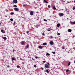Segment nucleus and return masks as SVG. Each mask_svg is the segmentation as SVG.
Returning <instances> with one entry per match:
<instances>
[{"label": "nucleus", "mask_w": 75, "mask_h": 75, "mask_svg": "<svg viewBox=\"0 0 75 75\" xmlns=\"http://www.w3.org/2000/svg\"><path fill=\"white\" fill-rule=\"evenodd\" d=\"M59 16L61 17L62 16H63L64 15V14L62 13H60L59 14Z\"/></svg>", "instance_id": "f257e3e1"}, {"label": "nucleus", "mask_w": 75, "mask_h": 75, "mask_svg": "<svg viewBox=\"0 0 75 75\" xmlns=\"http://www.w3.org/2000/svg\"><path fill=\"white\" fill-rule=\"evenodd\" d=\"M49 42L50 45H52L54 44V42L53 41H51L50 42Z\"/></svg>", "instance_id": "f03ea898"}, {"label": "nucleus", "mask_w": 75, "mask_h": 75, "mask_svg": "<svg viewBox=\"0 0 75 75\" xmlns=\"http://www.w3.org/2000/svg\"><path fill=\"white\" fill-rule=\"evenodd\" d=\"M45 67L46 68H49V66H48L47 64H45Z\"/></svg>", "instance_id": "7ed1b4c3"}, {"label": "nucleus", "mask_w": 75, "mask_h": 75, "mask_svg": "<svg viewBox=\"0 0 75 75\" xmlns=\"http://www.w3.org/2000/svg\"><path fill=\"white\" fill-rule=\"evenodd\" d=\"M30 14L31 15V16H33V15H34V13H33V12L31 11V12H30Z\"/></svg>", "instance_id": "20e7f679"}, {"label": "nucleus", "mask_w": 75, "mask_h": 75, "mask_svg": "<svg viewBox=\"0 0 75 75\" xmlns=\"http://www.w3.org/2000/svg\"><path fill=\"white\" fill-rule=\"evenodd\" d=\"M14 10L15 11H19L18 8H14Z\"/></svg>", "instance_id": "39448f33"}, {"label": "nucleus", "mask_w": 75, "mask_h": 75, "mask_svg": "<svg viewBox=\"0 0 75 75\" xmlns=\"http://www.w3.org/2000/svg\"><path fill=\"white\" fill-rule=\"evenodd\" d=\"M13 3H17V0H13Z\"/></svg>", "instance_id": "423d86ee"}, {"label": "nucleus", "mask_w": 75, "mask_h": 75, "mask_svg": "<svg viewBox=\"0 0 75 75\" xmlns=\"http://www.w3.org/2000/svg\"><path fill=\"white\" fill-rule=\"evenodd\" d=\"M57 27H58V28H59V27H60V24L59 23H58L57 24Z\"/></svg>", "instance_id": "0eeeda50"}, {"label": "nucleus", "mask_w": 75, "mask_h": 75, "mask_svg": "<svg viewBox=\"0 0 75 75\" xmlns=\"http://www.w3.org/2000/svg\"><path fill=\"white\" fill-rule=\"evenodd\" d=\"M38 48H39L40 49H42L43 47L42 46H39L38 47Z\"/></svg>", "instance_id": "6e6552de"}, {"label": "nucleus", "mask_w": 75, "mask_h": 75, "mask_svg": "<svg viewBox=\"0 0 75 75\" xmlns=\"http://www.w3.org/2000/svg\"><path fill=\"white\" fill-rule=\"evenodd\" d=\"M1 31L2 33H5V31H4L3 30H1Z\"/></svg>", "instance_id": "1a4fd4ad"}, {"label": "nucleus", "mask_w": 75, "mask_h": 75, "mask_svg": "<svg viewBox=\"0 0 75 75\" xmlns=\"http://www.w3.org/2000/svg\"><path fill=\"white\" fill-rule=\"evenodd\" d=\"M29 47V45L28 44H27V45L25 46V48H28Z\"/></svg>", "instance_id": "9d476101"}, {"label": "nucleus", "mask_w": 75, "mask_h": 75, "mask_svg": "<svg viewBox=\"0 0 75 75\" xmlns=\"http://www.w3.org/2000/svg\"><path fill=\"white\" fill-rule=\"evenodd\" d=\"M68 32H71V31H72V30H71V29H69L68 30Z\"/></svg>", "instance_id": "9b49d317"}, {"label": "nucleus", "mask_w": 75, "mask_h": 75, "mask_svg": "<svg viewBox=\"0 0 75 75\" xmlns=\"http://www.w3.org/2000/svg\"><path fill=\"white\" fill-rule=\"evenodd\" d=\"M44 1L45 3H48V2L46 1V0H44Z\"/></svg>", "instance_id": "f8f14e48"}, {"label": "nucleus", "mask_w": 75, "mask_h": 75, "mask_svg": "<svg viewBox=\"0 0 75 75\" xmlns=\"http://www.w3.org/2000/svg\"><path fill=\"white\" fill-rule=\"evenodd\" d=\"M47 45V43H44L43 44V45Z\"/></svg>", "instance_id": "ddd939ff"}, {"label": "nucleus", "mask_w": 75, "mask_h": 75, "mask_svg": "<svg viewBox=\"0 0 75 75\" xmlns=\"http://www.w3.org/2000/svg\"><path fill=\"white\" fill-rule=\"evenodd\" d=\"M3 38L4 40H7V38L6 37H4Z\"/></svg>", "instance_id": "4468645a"}, {"label": "nucleus", "mask_w": 75, "mask_h": 75, "mask_svg": "<svg viewBox=\"0 0 75 75\" xmlns=\"http://www.w3.org/2000/svg\"><path fill=\"white\" fill-rule=\"evenodd\" d=\"M53 10H56V8L55 7L53 6Z\"/></svg>", "instance_id": "2eb2a0df"}, {"label": "nucleus", "mask_w": 75, "mask_h": 75, "mask_svg": "<svg viewBox=\"0 0 75 75\" xmlns=\"http://www.w3.org/2000/svg\"><path fill=\"white\" fill-rule=\"evenodd\" d=\"M46 55H47V56H49V55H50V54L48 53H47L46 54Z\"/></svg>", "instance_id": "dca6fc26"}, {"label": "nucleus", "mask_w": 75, "mask_h": 75, "mask_svg": "<svg viewBox=\"0 0 75 75\" xmlns=\"http://www.w3.org/2000/svg\"><path fill=\"white\" fill-rule=\"evenodd\" d=\"M49 38L51 39V38H53V37H52V36H50L49 37Z\"/></svg>", "instance_id": "f3484780"}, {"label": "nucleus", "mask_w": 75, "mask_h": 75, "mask_svg": "<svg viewBox=\"0 0 75 75\" xmlns=\"http://www.w3.org/2000/svg\"><path fill=\"white\" fill-rule=\"evenodd\" d=\"M70 24H72V25H73V24H74V22H71V21H70Z\"/></svg>", "instance_id": "a211bd4d"}, {"label": "nucleus", "mask_w": 75, "mask_h": 75, "mask_svg": "<svg viewBox=\"0 0 75 75\" xmlns=\"http://www.w3.org/2000/svg\"><path fill=\"white\" fill-rule=\"evenodd\" d=\"M10 20L11 21H13V18H11Z\"/></svg>", "instance_id": "6ab92c4d"}, {"label": "nucleus", "mask_w": 75, "mask_h": 75, "mask_svg": "<svg viewBox=\"0 0 75 75\" xmlns=\"http://www.w3.org/2000/svg\"><path fill=\"white\" fill-rule=\"evenodd\" d=\"M21 44L22 45H24V42H22Z\"/></svg>", "instance_id": "aec40b11"}, {"label": "nucleus", "mask_w": 75, "mask_h": 75, "mask_svg": "<svg viewBox=\"0 0 75 75\" xmlns=\"http://www.w3.org/2000/svg\"><path fill=\"white\" fill-rule=\"evenodd\" d=\"M14 14V13L13 12H11L10 13L11 15H13V14Z\"/></svg>", "instance_id": "412c9836"}, {"label": "nucleus", "mask_w": 75, "mask_h": 75, "mask_svg": "<svg viewBox=\"0 0 75 75\" xmlns=\"http://www.w3.org/2000/svg\"><path fill=\"white\" fill-rule=\"evenodd\" d=\"M16 67H17V68H20V67L18 65Z\"/></svg>", "instance_id": "4be33fe9"}, {"label": "nucleus", "mask_w": 75, "mask_h": 75, "mask_svg": "<svg viewBox=\"0 0 75 75\" xmlns=\"http://www.w3.org/2000/svg\"><path fill=\"white\" fill-rule=\"evenodd\" d=\"M44 21H46V22H47V20L45 19H44Z\"/></svg>", "instance_id": "5701e85b"}, {"label": "nucleus", "mask_w": 75, "mask_h": 75, "mask_svg": "<svg viewBox=\"0 0 75 75\" xmlns=\"http://www.w3.org/2000/svg\"><path fill=\"white\" fill-rule=\"evenodd\" d=\"M17 5H14L13 6V7H17Z\"/></svg>", "instance_id": "b1692460"}, {"label": "nucleus", "mask_w": 75, "mask_h": 75, "mask_svg": "<svg viewBox=\"0 0 75 75\" xmlns=\"http://www.w3.org/2000/svg\"><path fill=\"white\" fill-rule=\"evenodd\" d=\"M12 61H13V60H14V61H15V59H14V58H13L12 59Z\"/></svg>", "instance_id": "393cba45"}, {"label": "nucleus", "mask_w": 75, "mask_h": 75, "mask_svg": "<svg viewBox=\"0 0 75 75\" xmlns=\"http://www.w3.org/2000/svg\"><path fill=\"white\" fill-rule=\"evenodd\" d=\"M16 21H14V23H13V25H15V24H16Z\"/></svg>", "instance_id": "a878e982"}, {"label": "nucleus", "mask_w": 75, "mask_h": 75, "mask_svg": "<svg viewBox=\"0 0 75 75\" xmlns=\"http://www.w3.org/2000/svg\"><path fill=\"white\" fill-rule=\"evenodd\" d=\"M48 8H51V6H50V5H48Z\"/></svg>", "instance_id": "bb28decb"}, {"label": "nucleus", "mask_w": 75, "mask_h": 75, "mask_svg": "<svg viewBox=\"0 0 75 75\" xmlns=\"http://www.w3.org/2000/svg\"><path fill=\"white\" fill-rule=\"evenodd\" d=\"M35 58H36V59H37V58H38V57L37 56V57H35Z\"/></svg>", "instance_id": "cd10ccee"}, {"label": "nucleus", "mask_w": 75, "mask_h": 75, "mask_svg": "<svg viewBox=\"0 0 75 75\" xmlns=\"http://www.w3.org/2000/svg\"><path fill=\"white\" fill-rule=\"evenodd\" d=\"M34 67H35V68H36V67H37V66L35 65H34Z\"/></svg>", "instance_id": "c85d7f7f"}, {"label": "nucleus", "mask_w": 75, "mask_h": 75, "mask_svg": "<svg viewBox=\"0 0 75 75\" xmlns=\"http://www.w3.org/2000/svg\"><path fill=\"white\" fill-rule=\"evenodd\" d=\"M46 72H47V73H48L49 72V71L48 70H46Z\"/></svg>", "instance_id": "c756f323"}, {"label": "nucleus", "mask_w": 75, "mask_h": 75, "mask_svg": "<svg viewBox=\"0 0 75 75\" xmlns=\"http://www.w3.org/2000/svg\"><path fill=\"white\" fill-rule=\"evenodd\" d=\"M68 71H69V70L67 69L66 70V72H68Z\"/></svg>", "instance_id": "7c9ffc66"}, {"label": "nucleus", "mask_w": 75, "mask_h": 75, "mask_svg": "<svg viewBox=\"0 0 75 75\" xmlns=\"http://www.w3.org/2000/svg\"><path fill=\"white\" fill-rule=\"evenodd\" d=\"M70 62H69L68 64V66H69V65H70Z\"/></svg>", "instance_id": "2f4dec72"}, {"label": "nucleus", "mask_w": 75, "mask_h": 75, "mask_svg": "<svg viewBox=\"0 0 75 75\" xmlns=\"http://www.w3.org/2000/svg\"><path fill=\"white\" fill-rule=\"evenodd\" d=\"M57 34L58 35H60V33H58Z\"/></svg>", "instance_id": "473e14b6"}, {"label": "nucleus", "mask_w": 75, "mask_h": 75, "mask_svg": "<svg viewBox=\"0 0 75 75\" xmlns=\"http://www.w3.org/2000/svg\"><path fill=\"white\" fill-rule=\"evenodd\" d=\"M52 53L53 54H55V52H52Z\"/></svg>", "instance_id": "72a5a7b5"}, {"label": "nucleus", "mask_w": 75, "mask_h": 75, "mask_svg": "<svg viewBox=\"0 0 75 75\" xmlns=\"http://www.w3.org/2000/svg\"><path fill=\"white\" fill-rule=\"evenodd\" d=\"M42 62H43V63H45V62H46V61H43Z\"/></svg>", "instance_id": "f704fd0d"}, {"label": "nucleus", "mask_w": 75, "mask_h": 75, "mask_svg": "<svg viewBox=\"0 0 75 75\" xmlns=\"http://www.w3.org/2000/svg\"><path fill=\"white\" fill-rule=\"evenodd\" d=\"M75 7H74L73 8V10H75Z\"/></svg>", "instance_id": "c9c22d12"}, {"label": "nucleus", "mask_w": 75, "mask_h": 75, "mask_svg": "<svg viewBox=\"0 0 75 75\" xmlns=\"http://www.w3.org/2000/svg\"><path fill=\"white\" fill-rule=\"evenodd\" d=\"M26 33H27V34H28V33H29V31H26Z\"/></svg>", "instance_id": "e433bc0d"}, {"label": "nucleus", "mask_w": 75, "mask_h": 75, "mask_svg": "<svg viewBox=\"0 0 75 75\" xmlns=\"http://www.w3.org/2000/svg\"><path fill=\"white\" fill-rule=\"evenodd\" d=\"M62 49H63V50H64L65 49V47H62Z\"/></svg>", "instance_id": "4c0bfd02"}, {"label": "nucleus", "mask_w": 75, "mask_h": 75, "mask_svg": "<svg viewBox=\"0 0 75 75\" xmlns=\"http://www.w3.org/2000/svg\"><path fill=\"white\" fill-rule=\"evenodd\" d=\"M41 69L42 70H43V69H44V68H43L42 67H41Z\"/></svg>", "instance_id": "58836bf2"}, {"label": "nucleus", "mask_w": 75, "mask_h": 75, "mask_svg": "<svg viewBox=\"0 0 75 75\" xmlns=\"http://www.w3.org/2000/svg\"><path fill=\"white\" fill-rule=\"evenodd\" d=\"M42 35H45V34L44 33H43L42 34Z\"/></svg>", "instance_id": "ea45409f"}, {"label": "nucleus", "mask_w": 75, "mask_h": 75, "mask_svg": "<svg viewBox=\"0 0 75 75\" xmlns=\"http://www.w3.org/2000/svg\"><path fill=\"white\" fill-rule=\"evenodd\" d=\"M74 37H75V36H74V35H73V36H72V38H74Z\"/></svg>", "instance_id": "a19ab883"}, {"label": "nucleus", "mask_w": 75, "mask_h": 75, "mask_svg": "<svg viewBox=\"0 0 75 75\" xmlns=\"http://www.w3.org/2000/svg\"><path fill=\"white\" fill-rule=\"evenodd\" d=\"M47 64L48 65V66H50V63H48Z\"/></svg>", "instance_id": "79ce46f5"}, {"label": "nucleus", "mask_w": 75, "mask_h": 75, "mask_svg": "<svg viewBox=\"0 0 75 75\" xmlns=\"http://www.w3.org/2000/svg\"><path fill=\"white\" fill-rule=\"evenodd\" d=\"M7 68H9V67H10V66H7Z\"/></svg>", "instance_id": "37998d69"}, {"label": "nucleus", "mask_w": 75, "mask_h": 75, "mask_svg": "<svg viewBox=\"0 0 75 75\" xmlns=\"http://www.w3.org/2000/svg\"><path fill=\"white\" fill-rule=\"evenodd\" d=\"M73 24H75V21L73 22Z\"/></svg>", "instance_id": "c03bdc74"}, {"label": "nucleus", "mask_w": 75, "mask_h": 75, "mask_svg": "<svg viewBox=\"0 0 75 75\" xmlns=\"http://www.w3.org/2000/svg\"><path fill=\"white\" fill-rule=\"evenodd\" d=\"M32 60H33V61H35V59H33V58H32Z\"/></svg>", "instance_id": "a18cd8bd"}, {"label": "nucleus", "mask_w": 75, "mask_h": 75, "mask_svg": "<svg viewBox=\"0 0 75 75\" xmlns=\"http://www.w3.org/2000/svg\"><path fill=\"white\" fill-rule=\"evenodd\" d=\"M47 31H51V30H47Z\"/></svg>", "instance_id": "49530a36"}, {"label": "nucleus", "mask_w": 75, "mask_h": 75, "mask_svg": "<svg viewBox=\"0 0 75 75\" xmlns=\"http://www.w3.org/2000/svg\"><path fill=\"white\" fill-rule=\"evenodd\" d=\"M20 59H21V60H22V59L21 58H20Z\"/></svg>", "instance_id": "de8ad7c7"}, {"label": "nucleus", "mask_w": 75, "mask_h": 75, "mask_svg": "<svg viewBox=\"0 0 75 75\" xmlns=\"http://www.w3.org/2000/svg\"><path fill=\"white\" fill-rule=\"evenodd\" d=\"M67 3H69L70 2L69 1H67Z\"/></svg>", "instance_id": "09e8293b"}, {"label": "nucleus", "mask_w": 75, "mask_h": 75, "mask_svg": "<svg viewBox=\"0 0 75 75\" xmlns=\"http://www.w3.org/2000/svg\"><path fill=\"white\" fill-rule=\"evenodd\" d=\"M13 52H14V50H13Z\"/></svg>", "instance_id": "8fccbe9b"}, {"label": "nucleus", "mask_w": 75, "mask_h": 75, "mask_svg": "<svg viewBox=\"0 0 75 75\" xmlns=\"http://www.w3.org/2000/svg\"><path fill=\"white\" fill-rule=\"evenodd\" d=\"M8 10H6V11H7H7H8Z\"/></svg>", "instance_id": "3c124183"}, {"label": "nucleus", "mask_w": 75, "mask_h": 75, "mask_svg": "<svg viewBox=\"0 0 75 75\" xmlns=\"http://www.w3.org/2000/svg\"><path fill=\"white\" fill-rule=\"evenodd\" d=\"M74 63L75 64V60L74 61Z\"/></svg>", "instance_id": "603ef678"}, {"label": "nucleus", "mask_w": 75, "mask_h": 75, "mask_svg": "<svg viewBox=\"0 0 75 75\" xmlns=\"http://www.w3.org/2000/svg\"><path fill=\"white\" fill-rule=\"evenodd\" d=\"M74 3H75V0H74Z\"/></svg>", "instance_id": "864d4df0"}, {"label": "nucleus", "mask_w": 75, "mask_h": 75, "mask_svg": "<svg viewBox=\"0 0 75 75\" xmlns=\"http://www.w3.org/2000/svg\"><path fill=\"white\" fill-rule=\"evenodd\" d=\"M0 25H1V23H0Z\"/></svg>", "instance_id": "5fc2aeb1"}, {"label": "nucleus", "mask_w": 75, "mask_h": 75, "mask_svg": "<svg viewBox=\"0 0 75 75\" xmlns=\"http://www.w3.org/2000/svg\"><path fill=\"white\" fill-rule=\"evenodd\" d=\"M28 57V58H29V57Z\"/></svg>", "instance_id": "6e6d98bb"}]
</instances>
